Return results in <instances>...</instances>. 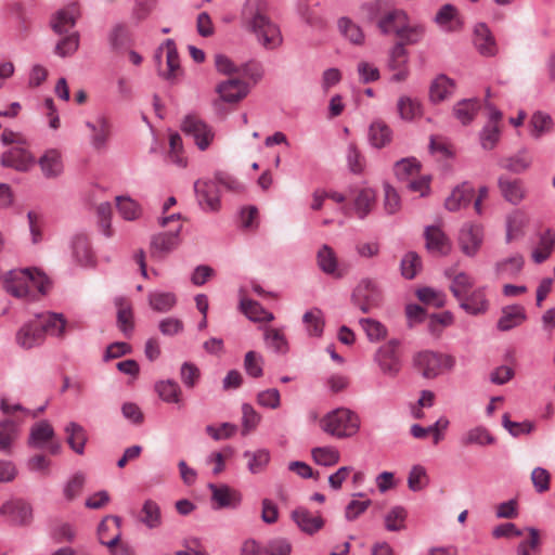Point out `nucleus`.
<instances>
[{"label": "nucleus", "mask_w": 555, "mask_h": 555, "mask_svg": "<svg viewBox=\"0 0 555 555\" xmlns=\"http://www.w3.org/2000/svg\"><path fill=\"white\" fill-rule=\"evenodd\" d=\"M474 186L468 182H464L456 186L450 196L447 197L444 206L450 211H456L461 208L469 206L474 199Z\"/></svg>", "instance_id": "nucleus-19"}, {"label": "nucleus", "mask_w": 555, "mask_h": 555, "mask_svg": "<svg viewBox=\"0 0 555 555\" xmlns=\"http://www.w3.org/2000/svg\"><path fill=\"white\" fill-rule=\"evenodd\" d=\"M338 27L343 35L353 44L361 46L364 43V34L361 27L354 24L348 17H341L338 21Z\"/></svg>", "instance_id": "nucleus-51"}, {"label": "nucleus", "mask_w": 555, "mask_h": 555, "mask_svg": "<svg viewBox=\"0 0 555 555\" xmlns=\"http://www.w3.org/2000/svg\"><path fill=\"white\" fill-rule=\"evenodd\" d=\"M181 229L182 224H178L172 231L153 235L151 240V253L153 255H165L176 249L180 244Z\"/></svg>", "instance_id": "nucleus-14"}, {"label": "nucleus", "mask_w": 555, "mask_h": 555, "mask_svg": "<svg viewBox=\"0 0 555 555\" xmlns=\"http://www.w3.org/2000/svg\"><path fill=\"white\" fill-rule=\"evenodd\" d=\"M528 223L527 216L520 211H513L506 219V242L518 240L524 235V229Z\"/></svg>", "instance_id": "nucleus-39"}, {"label": "nucleus", "mask_w": 555, "mask_h": 555, "mask_svg": "<svg viewBox=\"0 0 555 555\" xmlns=\"http://www.w3.org/2000/svg\"><path fill=\"white\" fill-rule=\"evenodd\" d=\"M116 205L119 214L125 220L133 221L141 216L140 205L130 197L117 196Z\"/></svg>", "instance_id": "nucleus-54"}, {"label": "nucleus", "mask_w": 555, "mask_h": 555, "mask_svg": "<svg viewBox=\"0 0 555 555\" xmlns=\"http://www.w3.org/2000/svg\"><path fill=\"white\" fill-rule=\"evenodd\" d=\"M217 92L228 103H236L246 96L248 89L240 79H229L218 85Z\"/></svg>", "instance_id": "nucleus-26"}, {"label": "nucleus", "mask_w": 555, "mask_h": 555, "mask_svg": "<svg viewBox=\"0 0 555 555\" xmlns=\"http://www.w3.org/2000/svg\"><path fill=\"white\" fill-rule=\"evenodd\" d=\"M20 425L12 420L0 422V452L10 455L13 452L14 444L20 438Z\"/></svg>", "instance_id": "nucleus-23"}, {"label": "nucleus", "mask_w": 555, "mask_h": 555, "mask_svg": "<svg viewBox=\"0 0 555 555\" xmlns=\"http://www.w3.org/2000/svg\"><path fill=\"white\" fill-rule=\"evenodd\" d=\"M529 127L531 137L538 140L552 131L553 119L548 114L538 111L532 114Z\"/></svg>", "instance_id": "nucleus-41"}, {"label": "nucleus", "mask_w": 555, "mask_h": 555, "mask_svg": "<svg viewBox=\"0 0 555 555\" xmlns=\"http://www.w3.org/2000/svg\"><path fill=\"white\" fill-rule=\"evenodd\" d=\"M65 433L67 434V443L70 449L75 453L82 455L88 440L85 428L76 422H70L66 425Z\"/></svg>", "instance_id": "nucleus-36"}, {"label": "nucleus", "mask_w": 555, "mask_h": 555, "mask_svg": "<svg viewBox=\"0 0 555 555\" xmlns=\"http://www.w3.org/2000/svg\"><path fill=\"white\" fill-rule=\"evenodd\" d=\"M29 152L21 147H13L3 153L0 163L3 167L13 168L17 171H27L34 164Z\"/></svg>", "instance_id": "nucleus-17"}, {"label": "nucleus", "mask_w": 555, "mask_h": 555, "mask_svg": "<svg viewBox=\"0 0 555 555\" xmlns=\"http://www.w3.org/2000/svg\"><path fill=\"white\" fill-rule=\"evenodd\" d=\"M50 537L54 543L73 542L76 531L69 522H60L51 528Z\"/></svg>", "instance_id": "nucleus-64"}, {"label": "nucleus", "mask_w": 555, "mask_h": 555, "mask_svg": "<svg viewBox=\"0 0 555 555\" xmlns=\"http://www.w3.org/2000/svg\"><path fill=\"white\" fill-rule=\"evenodd\" d=\"M412 365L424 378H436L442 369L452 370L455 359L450 354H443L431 350H422L412 358Z\"/></svg>", "instance_id": "nucleus-4"}, {"label": "nucleus", "mask_w": 555, "mask_h": 555, "mask_svg": "<svg viewBox=\"0 0 555 555\" xmlns=\"http://www.w3.org/2000/svg\"><path fill=\"white\" fill-rule=\"evenodd\" d=\"M77 12L75 7L57 11L52 20L51 27L57 35H66L76 25Z\"/></svg>", "instance_id": "nucleus-30"}, {"label": "nucleus", "mask_w": 555, "mask_h": 555, "mask_svg": "<svg viewBox=\"0 0 555 555\" xmlns=\"http://www.w3.org/2000/svg\"><path fill=\"white\" fill-rule=\"evenodd\" d=\"M319 268L326 274H334L337 270V259L328 245H323L317 255Z\"/></svg>", "instance_id": "nucleus-58"}, {"label": "nucleus", "mask_w": 555, "mask_h": 555, "mask_svg": "<svg viewBox=\"0 0 555 555\" xmlns=\"http://www.w3.org/2000/svg\"><path fill=\"white\" fill-rule=\"evenodd\" d=\"M392 140V130L383 120L373 121L369 128V141L372 146L383 149Z\"/></svg>", "instance_id": "nucleus-32"}, {"label": "nucleus", "mask_w": 555, "mask_h": 555, "mask_svg": "<svg viewBox=\"0 0 555 555\" xmlns=\"http://www.w3.org/2000/svg\"><path fill=\"white\" fill-rule=\"evenodd\" d=\"M182 132L191 137L201 151L208 149L215 138L212 128L195 114H188L181 121Z\"/></svg>", "instance_id": "nucleus-6"}, {"label": "nucleus", "mask_w": 555, "mask_h": 555, "mask_svg": "<svg viewBox=\"0 0 555 555\" xmlns=\"http://www.w3.org/2000/svg\"><path fill=\"white\" fill-rule=\"evenodd\" d=\"M320 426L327 435L345 439L359 431L360 418L357 413L347 408H337L322 417Z\"/></svg>", "instance_id": "nucleus-3"}, {"label": "nucleus", "mask_w": 555, "mask_h": 555, "mask_svg": "<svg viewBox=\"0 0 555 555\" xmlns=\"http://www.w3.org/2000/svg\"><path fill=\"white\" fill-rule=\"evenodd\" d=\"M398 113L401 119L411 121L422 116V104L416 99L401 96L397 103Z\"/></svg>", "instance_id": "nucleus-44"}, {"label": "nucleus", "mask_w": 555, "mask_h": 555, "mask_svg": "<svg viewBox=\"0 0 555 555\" xmlns=\"http://www.w3.org/2000/svg\"><path fill=\"white\" fill-rule=\"evenodd\" d=\"M498 186L503 198L513 205H518L525 198L526 190L518 179L501 176L498 179Z\"/></svg>", "instance_id": "nucleus-18"}, {"label": "nucleus", "mask_w": 555, "mask_h": 555, "mask_svg": "<svg viewBox=\"0 0 555 555\" xmlns=\"http://www.w3.org/2000/svg\"><path fill=\"white\" fill-rule=\"evenodd\" d=\"M240 306L242 311L246 314V317L253 321H271L273 319V314L270 312H266L262 309L261 305L255 300L242 299Z\"/></svg>", "instance_id": "nucleus-60"}, {"label": "nucleus", "mask_w": 555, "mask_h": 555, "mask_svg": "<svg viewBox=\"0 0 555 555\" xmlns=\"http://www.w3.org/2000/svg\"><path fill=\"white\" fill-rule=\"evenodd\" d=\"M292 519L307 534H314L324 526L321 516H313L307 508L298 507L292 512Z\"/></svg>", "instance_id": "nucleus-22"}, {"label": "nucleus", "mask_w": 555, "mask_h": 555, "mask_svg": "<svg viewBox=\"0 0 555 555\" xmlns=\"http://www.w3.org/2000/svg\"><path fill=\"white\" fill-rule=\"evenodd\" d=\"M460 301V307L470 315L485 313L489 308V302L482 287L473 291L468 296H464Z\"/></svg>", "instance_id": "nucleus-24"}, {"label": "nucleus", "mask_w": 555, "mask_h": 555, "mask_svg": "<svg viewBox=\"0 0 555 555\" xmlns=\"http://www.w3.org/2000/svg\"><path fill=\"white\" fill-rule=\"evenodd\" d=\"M359 323L365 332L367 339L372 343L379 341L387 336L386 326L377 320L363 318L360 319Z\"/></svg>", "instance_id": "nucleus-53"}, {"label": "nucleus", "mask_w": 555, "mask_h": 555, "mask_svg": "<svg viewBox=\"0 0 555 555\" xmlns=\"http://www.w3.org/2000/svg\"><path fill=\"white\" fill-rule=\"evenodd\" d=\"M39 166L48 179L56 178L63 172V162L57 150H48L40 158Z\"/></svg>", "instance_id": "nucleus-29"}, {"label": "nucleus", "mask_w": 555, "mask_h": 555, "mask_svg": "<svg viewBox=\"0 0 555 555\" xmlns=\"http://www.w3.org/2000/svg\"><path fill=\"white\" fill-rule=\"evenodd\" d=\"M155 390L160 399L167 403H180L181 389L177 382L172 379L160 380L156 383Z\"/></svg>", "instance_id": "nucleus-46"}, {"label": "nucleus", "mask_w": 555, "mask_h": 555, "mask_svg": "<svg viewBox=\"0 0 555 555\" xmlns=\"http://www.w3.org/2000/svg\"><path fill=\"white\" fill-rule=\"evenodd\" d=\"M474 286V279L469 276L465 272H460L452 276V283L450 285V291L453 296L460 300L465 295H467L468 291Z\"/></svg>", "instance_id": "nucleus-56"}, {"label": "nucleus", "mask_w": 555, "mask_h": 555, "mask_svg": "<svg viewBox=\"0 0 555 555\" xmlns=\"http://www.w3.org/2000/svg\"><path fill=\"white\" fill-rule=\"evenodd\" d=\"M399 344L398 339H390L380 346L374 354V362L386 376L396 377L401 371L402 362L398 352Z\"/></svg>", "instance_id": "nucleus-7"}, {"label": "nucleus", "mask_w": 555, "mask_h": 555, "mask_svg": "<svg viewBox=\"0 0 555 555\" xmlns=\"http://www.w3.org/2000/svg\"><path fill=\"white\" fill-rule=\"evenodd\" d=\"M117 307V325L125 336L130 337L133 332V314L130 302L124 298L115 299Z\"/></svg>", "instance_id": "nucleus-31"}, {"label": "nucleus", "mask_w": 555, "mask_h": 555, "mask_svg": "<svg viewBox=\"0 0 555 555\" xmlns=\"http://www.w3.org/2000/svg\"><path fill=\"white\" fill-rule=\"evenodd\" d=\"M243 456L247 460V467L251 474L261 473L270 462V453L267 449L245 451Z\"/></svg>", "instance_id": "nucleus-47"}, {"label": "nucleus", "mask_w": 555, "mask_h": 555, "mask_svg": "<svg viewBox=\"0 0 555 555\" xmlns=\"http://www.w3.org/2000/svg\"><path fill=\"white\" fill-rule=\"evenodd\" d=\"M214 509H236L242 504V493L228 485L208 483Z\"/></svg>", "instance_id": "nucleus-8"}, {"label": "nucleus", "mask_w": 555, "mask_h": 555, "mask_svg": "<svg viewBox=\"0 0 555 555\" xmlns=\"http://www.w3.org/2000/svg\"><path fill=\"white\" fill-rule=\"evenodd\" d=\"M11 522L15 526L26 527L34 520V509L30 503L24 500H14L10 513Z\"/></svg>", "instance_id": "nucleus-35"}, {"label": "nucleus", "mask_w": 555, "mask_h": 555, "mask_svg": "<svg viewBox=\"0 0 555 555\" xmlns=\"http://www.w3.org/2000/svg\"><path fill=\"white\" fill-rule=\"evenodd\" d=\"M50 282L46 274L37 269L11 270L5 274V291L17 298L26 297L34 288L41 294L49 289Z\"/></svg>", "instance_id": "nucleus-2"}, {"label": "nucleus", "mask_w": 555, "mask_h": 555, "mask_svg": "<svg viewBox=\"0 0 555 555\" xmlns=\"http://www.w3.org/2000/svg\"><path fill=\"white\" fill-rule=\"evenodd\" d=\"M474 46L483 56H493L498 52L494 37L483 23L477 24L474 28Z\"/></svg>", "instance_id": "nucleus-16"}, {"label": "nucleus", "mask_w": 555, "mask_h": 555, "mask_svg": "<svg viewBox=\"0 0 555 555\" xmlns=\"http://www.w3.org/2000/svg\"><path fill=\"white\" fill-rule=\"evenodd\" d=\"M405 518L406 511L402 506H395L385 515V527L388 531H401L405 527Z\"/></svg>", "instance_id": "nucleus-61"}, {"label": "nucleus", "mask_w": 555, "mask_h": 555, "mask_svg": "<svg viewBox=\"0 0 555 555\" xmlns=\"http://www.w3.org/2000/svg\"><path fill=\"white\" fill-rule=\"evenodd\" d=\"M176 301V296L172 293L155 292L149 295L150 306L158 312L169 311Z\"/></svg>", "instance_id": "nucleus-59"}, {"label": "nucleus", "mask_w": 555, "mask_h": 555, "mask_svg": "<svg viewBox=\"0 0 555 555\" xmlns=\"http://www.w3.org/2000/svg\"><path fill=\"white\" fill-rule=\"evenodd\" d=\"M141 521L150 529H154L162 524V514L158 504L153 500H146L141 509Z\"/></svg>", "instance_id": "nucleus-49"}, {"label": "nucleus", "mask_w": 555, "mask_h": 555, "mask_svg": "<svg viewBox=\"0 0 555 555\" xmlns=\"http://www.w3.org/2000/svg\"><path fill=\"white\" fill-rule=\"evenodd\" d=\"M387 2L385 0H374L363 3L360 7V13L369 23L378 22L387 12Z\"/></svg>", "instance_id": "nucleus-52"}, {"label": "nucleus", "mask_w": 555, "mask_h": 555, "mask_svg": "<svg viewBox=\"0 0 555 555\" xmlns=\"http://www.w3.org/2000/svg\"><path fill=\"white\" fill-rule=\"evenodd\" d=\"M408 51L403 47V42H397L389 51L387 67L395 72L391 81L401 82L409 76L408 68Z\"/></svg>", "instance_id": "nucleus-10"}, {"label": "nucleus", "mask_w": 555, "mask_h": 555, "mask_svg": "<svg viewBox=\"0 0 555 555\" xmlns=\"http://www.w3.org/2000/svg\"><path fill=\"white\" fill-rule=\"evenodd\" d=\"M424 236L426 240V248L435 255H447L450 250V242L444 232L436 227L428 225L425 228Z\"/></svg>", "instance_id": "nucleus-20"}, {"label": "nucleus", "mask_w": 555, "mask_h": 555, "mask_svg": "<svg viewBox=\"0 0 555 555\" xmlns=\"http://www.w3.org/2000/svg\"><path fill=\"white\" fill-rule=\"evenodd\" d=\"M532 165V156L526 147L520 149L516 154L503 157L499 166L513 173H521Z\"/></svg>", "instance_id": "nucleus-25"}, {"label": "nucleus", "mask_w": 555, "mask_h": 555, "mask_svg": "<svg viewBox=\"0 0 555 555\" xmlns=\"http://www.w3.org/2000/svg\"><path fill=\"white\" fill-rule=\"evenodd\" d=\"M525 259L522 255L515 254L511 257L498 261L494 271L499 278H515L522 270Z\"/></svg>", "instance_id": "nucleus-33"}, {"label": "nucleus", "mask_w": 555, "mask_h": 555, "mask_svg": "<svg viewBox=\"0 0 555 555\" xmlns=\"http://www.w3.org/2000/svg\"><path fill=\"white\" fill-rule=\"evenodd\" d=\"M54 437L53 427L47 422L41 421L36 423L31 429L28 438V446L31 448H41L46 442Z\"/></svg>", "instance_id": "nucleus-40"}, {"label": "nucleus", "mask_w": 555, "mask_h": 555, "mask_svg": "<svg viewBox=\"0 0 555 555\" xmlns=\"http://www.w3.org/2000/svg\"><path fill=\"white\" fill-rule=\"evenodd\" d=\"M79 47V35L77 31H73L61 39L54 49L55 54L61 57H66L74 54Z\"/></svg>", "instance_id": "nucleus-62"}, {"label": "nucleus", "mask_w": 555, "mask_h": 555, "mask_svg": "<svg viewBox=\"0 0 555 555\" xmlns=\"http://www.w3.org/2000/svg\"><path fill=\"white\" fill-rule=\"evenodd\" d=\"M525 320L526 311L522 306H506L502 309V315L498 321L496 327L502 332H506L520 325Z\"/></svg>", "instance_id": "nucleus-27"}, {"label": "nucleus", "mask_w": 555, "mask_h": 555, "mask_svg": "<svg viewBox=\"0 0 555 555\" xmlns=\"http://www.w3.org/2000/svg\"><path fill=\"white\" fill-rule=\"evenodd\" d=\"M460 441L463 447H469L473 444L483 447L487 444H493L495 442V438L490 434V431L487 428L482 426H477L467 430L461 437Z\"/></svg>", "instance_id": "nucleus-38"}, {"label": "nucleus", "mask_w": 555, "mask_h": 555, "mask_svg": "<svg viewBox=\"0 0 555 555\" xmlns=\"http://www.w3.org/2000/svg\"><path fill=\"white\" fill-rule=\"evenodd\" d=\"M555 246V233L547 229L540 236L539 247L532 251V259L535 263H542L551 256Z\"/></svg>", "instance_id": "nucleus-42"}, {"label": "nucleus", "mask_w": 555, "mask_h": 555, "mask_svg": "<svg viewBox=\"0 0 555 555\" xmlns=\"http://www.w3.org/2000/svg\"><path fill=\"white\" fill-rule=\"evenodd\" d=\"M194 189L199 205L210 211H216L220 206L219 190L215 181H196Z\"/></svg>", "instance_id": "nucleus-13"}, {"label": "nucleus", "mask_w": 555, "mask_h": 555, "mask_svg": "<svg viewBox=\"0 0 555 555\" xmlns=\"http://www.w3.org/2000/svg\"><path fill=\"white\" fill-rule=\"evenodd\" d=\"M422 169V164L415 157H406L396 162L393 172L398 180L410 181L418 176Z\"/></svg>", "instance_id": "nucleus-37"}, {"label": "nucleus", "mask_w": 555, "mask_h": 555, "mask_svg": "<svg viewBox=\"0 0 555 555\" xmlns=\"http://www.w3.org/2000/svg\"><path fill=\"white\" fill-rule=\"evenodd\" d=\"M350 195L354 196L353 198V209L359 219L366 218L376 202V193L371 188H354L350 189Z\"/></svg>", "instance_id": "nucleus-15"}, {"label": "nucleus", "mask_w": 555, "mask_h": 555, "mask_svg": "<svg viewBox=\"0 0 555 555\" xmlns=\"http://www.w3.org/2000/svg\"><path fill=\"white\" fill-rule=\"evenodd\" d=\"M449 425V421L444 417L439 418L435 424L423 427L418 424H413L411 426V434L414 438L423 439L425 438L429 433L434 436V443L437 444L442 439V434L440 433V429H447Z\"/></svg>", "instance_id": "nucleus-43"}, {"label": "nucleus", "mask_w": 555, "mask_h": 555, "mask_svg": "<svg viewBox=\"0 0 555 555\" xmlns=\"http://www.w3.org/2000/svg\"><path fill=\"white\" fill-rule=\"evenodd\" d=\"M241 21L243 27L254 33L264 48L274 49L282 43L280 28L267 16L266 0H246Z\"/></svg>", "instance_id": "nucleus-1"}, {"label": "nucleus", "mask_w": 555, "mask_h": 555, "mask_svg": "<svg viewBox=\"0 0 555 555\" xmlns=\"http://www.w3.org/2000/svg\"><path fill=\"white\" fill-rule=\"evenodd\" d=\"M409 16L404 10L388 9L387 12L377 22V28L383 35H401Z\"/></svg>", "instance_id": "nucleus-12"}, {"label": "nucleus", "mask_w": 555, "mask_h": 555, "mask_svg": "<svg viewBox=\"0 0 555 555\" xmlns=\"http://www.w3.org/2000/svg\"><path fill=\"white\" fill-rule=\"evenodd\" d=\"M302 321L306 324L307 331L311 336H321L323 333L324 321L322 319V312L319 309L307 311Z\"/></svg>", "instance_id": "nucleus-63"}, {"label": "nucleus", "mask_w": 555, "mask_h": 555, "mask_svg": "<svg viewBox=\"0 0 555 555\" xmlns=\"http://www.w3.org/2000/svg\"><path fill=\"white\" fill-rule=\"evenodd\" d=\"M422 269L421 257L415 251H409L400 262V270L403 278L412 280Z\"/></svg>", "instance_id": "nucleus-55"}, {"label": "nucleus", "mask_w": 555, "mask_h": 555, "mask_svg": "<svg viewBox=\"0 0 555 555\" xmlns=\"http://www.w3.org/2000/svg\"><path fill=\"white\" fill-rule=\"evenodd\" d=\"M86 483V474L82 472H76L63 486V496L66 502H73L82 492Z\"/></svg>", "instance_id": "nucleus-45"}, {"label": "nucleus", "mask_w": 555, "mask_h": 555, "mask_svg": "<svg viewBox=\"0 0 555 555\" xmlns=\"http://www.w3.org/2000/svg\"><path fill=\"white\" fill-rule=\"evenodd\" d=\"M483 241L482 228L478 224H464L459 234V245L463 254L474 257Z\"/></svg>", "instance_id": "nucleus-9"}, {"label": "nucleus", "mask_w": 555, "mask_h": 555, "mask_svg": "<svg viewBox=\"0 0 555 555\" xmlns=\"http://www.w3.org/2000/svg\"><path fill=\"white\" fill-rule=\"evenodd\" d=\"M311 455L315 464L322 466H333L339 462V452L331 447L313 448Z\"/></svg>", "instance_id": "nucleus-57"}, {"label": "nucleus", "mask_w": 555, "mask_h": 555, "mask_svg": "<svg viewBox=\"0 0 555 555\" xmlns=\"http://www.w3.org/2000/svg\"><path fill=\"white\" fill-rule=\"evenodd\" d=\"M86 126L91 131L90 142L93 149L104 150L112 134V124L104 115H99L94 120L87 121Z\"/></svg>", "instance_id": "nucleus-11"}, {"label": "nucleus", "mask_w": 555, "mask_h": 555, "mask_svg": "<svg viewBox=\"0 0 555 555\" xmlns=\"http://www.w3.org/2000/svg\"><path fill=\"white\" fill-rule=\"evenodd\" d=\"M38 325L42 326L43 336L49 333L52 336L61 337L65 332L66 321L63 314L49 313L38 321Z\"/></svg>", "instance_id": "nucleus-48"}, {"label": "nucleus", "mask_w": 555, "mask_h": 555, "mask_svg": "<svg viewBox=\"0 0 555 555\" xmlns=\"http://www.w3.org/2000/svg\"><path fill=\"white\" fill-rule=\"evenodd\" d=\"M43 328L38 321L24 324L16 333V343L24 349H30L43 341Z\"/></svg>", "instance_id": "nucleus-21"}, {"label": "nucleus", "mask_w": 555, "mask_h": 555, "mask_svg": "<svg viewBox=\"0 0 555 555\" xmlns=\"http://www.w3.org/2000/svg\"><path fill=\"white\" fill-rule=\"evenodd\" d=\"M454 91V82L446 75H439L430 85L429 99L433 103H440Z\"/></svg>", "instance_id": "nucleus-34"}, {"label": "nucleus", "mask_w": 555, "mask_h": 555, "mask_svg": "<svg viewBox=\"0 0 555 555\" xmlns=\"http://www.w3.org/2000/svg\"><path fill=\"white\" fill-rule=\"evenodd\" d=\"M479 109V103L476 99L462 100L455 104L453 112L455 117L463 124H469Z\"/></svg>", "instance_id": "nucleus-50"}, {"label": "nucleus", "mask_w": 555, "mask_h": 555, "mask_svg": "<svg viewBox=\"0 0 555 555\" xmlns=\"http://www.w3.org/2000/svg\"><path fill=\"white\" fill-rule=\"evenodd\" d=\"M166 49V61L168 70L164 74V77L167 80H171L177 76V72L180 68L179 64V54L177 51L176 43L172 39H167L163 46L158 48L155 54V59L160 62L163 56V51Z\"/></svg>", "instance_id": "nucleus-28"}, {"label": "nucleus", "mask_w": 555, "mask_h": 555, "mask_svg": "<svg viewBox=\"0 0 555 555\" xmlns=\"http://www.w3.org/2000/svg\"><path fill=\"white\" fill-rule=\"evenodd\" d=\"M383 291L372 279H362L353 288L351 304L362 313H370L383 304Z\"/></svg>", "instance_id": "nucleus-5"}]
</instances>
